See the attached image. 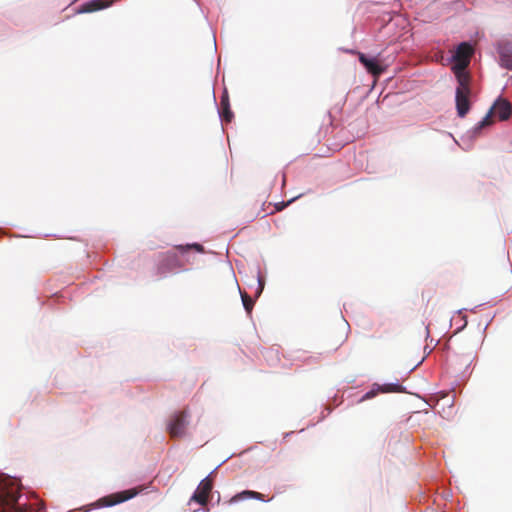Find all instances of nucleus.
Instances as JSON below:
<instances>
[{"label":"nucleus","instance_id":"423d86ee","mask_svg":"<svg viewBox=\"0 0 512 512\" xmlns=\"http://www.w3.org/2000/svg\"><path fill=\"white\" fill-rule=\"evenodd\" d=\"M138 493L139 490L137 488H132L105 496L99 502L103 506H113L135 497Z\"/></svg>","mask_w":512,"mask_h":512},{"label":"nucleus","instance_id":"dca6fc26","mask_svg":"<svg viewBox=\"0 0 512 512\" xmlns=\"http://www.w3.org/2000/svg\"><path fill=\"white\" fill-rule=\"evenodd\" d=\"M501 65L508 70H512V55L502 54L501 55Z\"/></svg>","mask_w":512,"mask_h":512},{"label":"nucleus","instance_id":"9b49d317","mask_svg":"<svg viewBox=\"0 0 512 512\" xmlns=\"http://www.w3.org/2000/svg\"><path fill=\"white\" fill-rule=\"evenodd\" d=\"M112 4L111 1L108 0H92L88 3H85L81 6L80 12L82 13H91L104 8L109 7Z\"/></svg>","mask_w":512,"mask_h":512},{"label":"nucleus","instance_id":"9d476101","mask_svg":"<svg viewBox=\"0 0 512 512\" xmlns=\"http://www.w3.org/2000/svg\"><path fill=\"white\" fill-rule=\"evenodd\" d=\"M221 112L220 115L222 120L230 123L234 117L233 112L230 108V100L227 90L225 89L220 100Z\"/></svg>","mask_w":512,"mask_h":512},{"label":"nucleus","instance_id":"f3484780","mask_svg":"<svg viewBox=\"0 0 512 512\" xmlns=\"http://www.w3.org/2000/svg\"><path fill=\"white\" fill-rule=\"evenodd\" d=\"M491 114L488 112L487 115L478 123L476 126V130H480L486 126H489L492 124Z\"/></svg>","mask_w":512,"mask_h":512},{"label":"nucleus","instance_id":"39448f33","mask_svg":"<svg viewBox=\"0 0 512 512\" xmlns=\"http://www.w3.org/2000/svg\"><path fill=\"white\" fill-rule=\"evenodd\" d=\"M182 263L177 255L173 251L162 253L158 258L157 274L164 276L167 273L174 271L175 269L181 268Z\"/></svg>","mask_w":512,"mask_h":512},{"label":"nucleus","instance_id":"6ab92c4d","mask_svg":"<svg viewBox=\"0 0 512 512\" xmlns=\"http://www.w3.org/2000/svg\"><path fill=\"white\" fill-rule=\"evenodd\" d=\"M377 392H378V390L376 391V390H374V389H372V390L368 391V392H367V393H366V394L361 398V401H365V400H368V399H371V398L375 397V396L377 395Z\"/></svg>","mask_w":512,"mask_h":512},{"label":"nucleus","instance_id":"2eb2a0df","mask_svg":"<svg viewBox=\"0 0 512 512\" xmlns=\"http://www.w3.org/2000/svg\"><path fill=\"white\" fill-rule=\"evenodd\" d=\"M176 249H178L181 253H185L186 251H188L190 249H195L198 252H203V246L198 243L188 244L185 246L179 245V246H176Z\"/></svg>","mask_w":512,"mask_h":512},{"label":"nucleus","instance_id":"f8f14e48","mask_svg":"<svg viewBox=\"0 0 512 512\" xmlns=\"http://www.w3.org/2000/svg\"><path fill=\"white\" fill-rule=\"evenodd\" d=\"M248 498L265 501L264 495L262 493H259V492H256V491H252V490H245V491H242V492L234 495L229 500V503L232 504V503H235V502H238V501H241V500H245V499H248Z\"/></svg>","mask_w":512,"mask_h":512},{"label":"nucleus","instance_id":"6e6552de","mask_svg":"<svg viewBox=\"0 0 512 512\" xmlns=\"http://www.w3.org/2000/svg\"><path fill=\"white\" fill-rule=\"evenodd\" d=\"M512 112V106L506 99L499 98L491 107L489 113L495 114L500 120H507Z\"/></svg>","mask_w":512,"mask_h":512},{"label":"nucleus","instance_id":"1a4fd4ad","mask_svg":"<svg viewBox=\"0 0 512 512\" xmlns=\"http://www.w3.org/2000/svg\"><path fill=\"white\" fill-rule=\"evenodd\" d=\"M358 58L360 63L374 77H379L384 72V68L377 62L376 59L368 58L365 54L360 52H358Z\"/></svg>","mask_w":512,"mask_h":512},{"label":"nucleus","instance_id":"a211bd4d","mask_svg":"<svg viewBox=\"0 0 512 512\" xmlns=\"http://www.w3.org/2000/svg\"><path fill=\"white\" fill-rule=\"evenodd\" d=\"M257 282H258V287L256 290V297H258L262 293V291L264 289V284H265L264 279L260 275H258V277H257Z\"/></svg>","mask_w":512,"mask_h":512},{"label":"nucleus","instance_id":"7ed1b4c3","mask_svg":"<svg viewBox=\"0 0 512 512\" xmlns=\"http://www.w3.org/2000/svg\"><path fill=\"white\" fill-rule=\"evenodd\" d=\"M472 54L473 48L469 43L462 42L458 45L456 52L453 56L455 64L452 66V71L455 74L456 78H458L460 75L470 76V74L466 72V68L470 63V58Z\"/></svg>","mask_w":512,"mask_h":512},{"label":"nucleus","instance_id":"ddd939ff","mask_svg":"<svg viewBox=\"0 0 512 512\" xmlns=\"http://www.w3.org/2000/svg\"><path fill=\"white\" fill-rule=\"evenodd\" d=\"M240 294L245 310L247 313H251L254 307V300L245 291H240Z\"/></svg>","mask_w":512,"mask_h":512},{"label":"nucleus","instance_id":"0eeeda50","mask_svg":"<svg viewBox=\"0 0 512 512\" xmlns=\"http://www.w3.org/2000/svg\"><path fill=\"white\" fill-rule=\"evenodd\" d=\"M212 488V479L210 477H206L200 482L197 490L192 495L191 500L199 503L201 506L206 505Z\"/></svg>","mask_w":512,"mask_h":512},{"label":"nucleus","instance_id":"f257e3e1","mask_svg":"<svg viewBox=\"0 0 512 512\" xmlns=\"http://www.w3.org/2000/svg\"><path fill=\"white\" fill-rule=\"evenodd\" d=\"M18 487L13 483H0V512H28L26 503L20 504Z\"/></svg>","mask_w":512,"mask_h":512},{"label":"nucleus","instance_id":"f03ea898","mask_svg":"<svg viewBox=\"0 0 512 512\" xmlns=\"http://www.w3.org/2000/svg\"><path fill=\"white\" fill-rule=\"evenodd\" d=\"M456 80L458 83L455 95L456 110L458 116L463 118L467 115V113L470 110L469 97L471 95V76L460 75L458 78H456Z\"/></svg>","mask_w":512,"mask_h":512},{"label":"nucleus","instance_id":"412c9836","mask_svg":"<svg viewBox=\"0 0 512 512\" xmlns=\"http://www.w3.org/2000/svg\"><path fill=\"white\" fill-rule=\"evenodd\" d=\"M42 509H43V507H40V508L38 509V511H37V512H41V511H42Z\"/></svg>","mask_w":512,"mask_h":512},{"label":"nucleus","instance_id":"aec40b11","mask_svg":"<svg viewBox=\"0 0 512 512\" xmlns=\"http://www.w3.org/2000/svg\"><path fill=\"white\" fill-rule=\"evenodd\" d=\"M288 204H289V202H287V203H285V202L278 203V204L275 205V209H276V211H280L283 208H285Z\"/></svg>","mask_w":512,"mask_h":512},{"label":"nucleus","instance_id":"4468645a","mask_svg":"<svg viewBox=\"0 0 512 512\" xmlns=\"http://www.w3.org/2000/svg\"><path fill=\"white\" fill-rule=\"evenodd\" d=\"M378 391L382 393L401 392L402 386L398 383L384 384L378 388Z\"/></svg>","mask_w":512,"mask_h":512},{"label":"nucleus","instance_id":"20e7f679","mask_svg":"<svg viewBox=\"0 0 512 512\" xmlns=\"http://www.w3.org/2000/svg\"><path fill=\"white\" fill-rule=\"evenodd\" d=\"M189 424V413L186 410L171 415L167 431L171 438H182L186 435V429Z\"/></svg>","mask_w":512,"mask_h":512}]
</instances>
